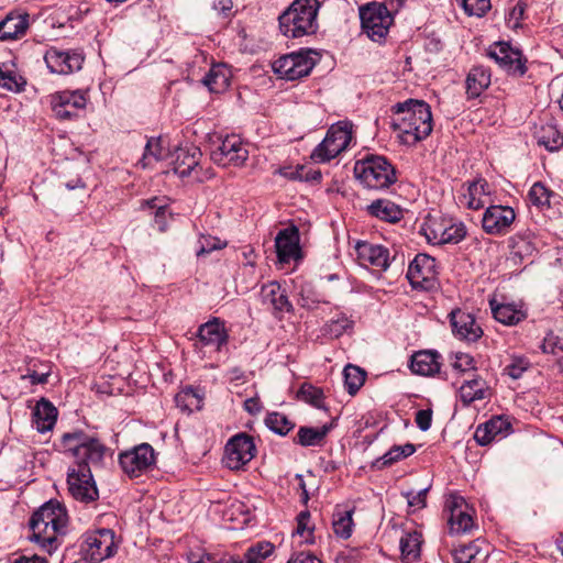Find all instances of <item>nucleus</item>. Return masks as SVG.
Here are the masks:
<instances>
[{
  "label": "nucleus",
  "instance_id": "obj_1",
  "mask_svg": "<svg viewBox=\"0 0 563 563\" xmlns=\"http://www.w3.org/2000/svg\"><path fill=\"white\" fill-rule=\"evenodd\" d=\"M58 448L64 454L75 460L67 472L69 494L74 499L85 504L97 500L99 493L91 467L102 465L107 446L96 433L74 429L60 435Z\"/></svg>",
  "mask_w": 563,
  "mask_h": 563
},
{
  "label": "nucleus",
  "instance_id": "obj_2",
  "mask_svg": "<svg viewBox=\"0 0 563 563\" xmlns=\"http://www.w3.org/2000/svg\"><path fill=\"white\" fill-rule=\"evenodd\" d=\"M68 514L66 507L56 499H51L42 505L30 519L32 536L30 540L36 543L43 551L52 554L66 534Z\"/></svg>",
  "mask_w": 563,
  "mask_h": 563
},
{
  "label": "nucleus",
  "instance_id": "obj_3",
  "mask_svg": "<svg viewBox=\"0 0 563 563\" xmlns=\"http://www.w3.org/2000/svg\"><path fill=\"white\" fill-rule=\"evenodd\" d=\"M393 126L399 132L404 144L415 145L424 140L432 132V113L430 106L417 99H408L394 107Z\"/></svg>",
  "mask_w": 563,
  "mask_h": 563
},
{
  "label": "nucleus",
  "instance_id": "obj_4",
  "mask_svg": "<svg viewBox=\"0 0 563 563\" xmlns=\"http://www.w3.org/2000/svg\"><path fill=\"white\" fill-rule=\"evenodd\" d=\"M317 0H295L279 18V29L286 37L297 38L314 34L318 30Z\"/></svg>",
  "mask_w": 563,
  "mask_h": 563
},
{
  "label": "nucleus",
  "instance_id": "obj_5",
  "mask_svg": "<svg viewBox=\"0 0 563 563\" xmlns=\"http://www.w3.org/2000/svg\"><path fill=\"white\" fill-rule=\"evenodd\" d=\"M354 176L363 187L374 190L389 188L397 180L391 163L384 156L373 154L356 161Z\"/></svg>",
  "mask_w": 563,
  "mask_h": 563
},
{
  "label": "nucleus",
  "instance_id": "obj_6",
  "mask_svg": "<svg viewBox=\"0 0 563 563\" xmlns=\"http://www.w3.org/2000/svg\"><path fill=\"white\" fill-rule=\"evenodd\" d=\"M353 137L351 121L332 124L323 141L313 150L311 158L317 163H327L345 151Z\"/></svg>",
  "mask_w": 563,
  "mask_h": 563
},
{
  "label": "nucleus",
  "instance_id": "obj_7",
  "mask_svg": "<svg viewBox=\"0 0 563 563\" xmlns=\"http://www.w3.org/2000/svg\"><path fill=\"white\" fill-rule=\"evenodd\" d=\"M360 20L362 31L368 38L377 43L386 38L394 23L391 14L378 2H369L360 7Z\"/></svg>",
  "mask_w": 563,
  "mask_h": 563
},
{
  "label": "nucleus",
  "instance_id": "obj_8",
  "mask_svg": "<svg viewBox=\"0 0 563 563\" xmlns=\"http://www.w3.org/2000/svg\"><path fill=\"white\" fill-rule=\"evenodd\" d=\"M421 230L428 242L434 245L456 244L466 235V230L462 222H456L445 217H429Z\"/></svg>",
  "mask_w": 563,
  "mask_h": 563
},
{
  "label": "nucleus",
  "instance_id": "obj_9",
  "mask_svg": "<svg viewBox=\"0 0 563 563\" xmlns=\"http://www.w3.org/2000/svg\"><path fill=\"white\" fill-rule=\"evenodd\" d=\"M117 550L114 532L110 529H99L84 537L80 552L85 561L100 563L112 556Z\"/></svg>",
  "mask_w": 563,
  "mask_h": 563
},
{
  "label": "nucleus",
  "instance_id": "obj_10",
  "mask_svg": "<svg viewBox=\"0 0 563 563\" xmlns=\"http://www.w3.org/2000/svg\"><path fill=\"white\" fill-rule=\"evenodd\" d=\"M88 103V90H63L51 96V106L55 117L62 121H71L80 117Z\"/></svg>",
  "mask_w": 563,
  "mask_h": 563
},
{
  "label": "nucleus",
  "instance_id": "obj_11",
  "mask_svg": "<svg viewBox=\"0 0 563 563\" xmlns=\"http://www.w3.org/2000/svg\"><path fill=\"white\" fill-rule=\"evenodd\" d=\"M487 56L514 77H522L527 71V59L522 52L507 42H496L490 45Z\"/></svg>",
  "mask_w": 563,
  "mask_h": 563
},
{
  "label": "nucleus",
  "instance_id": "obj_12",
  "mask_svg": "<svg viewBox=\"0 0 563 563\" xmlns=\"http://www.w3.org/2000/svg\"><path fill=\"white\" fill-rule=\"evenodd\" d=\"M273 551L274 545L271 542L261 541L250 547L244 553L243 559L234 556L218 559L216 555L206 552H190L187 558L188 563H264Z\"/></svg>",
  "mask_w": 563,
  "mask_h": 563
},
{
  "label": "nucleus",
  "instance_id": "obj_13",
  "mask_svg": "<svg viewBox=\"0 0 563 563\" xmlns=\"http://www.w3.org/2000/svg\"><path fill=\"white\" fill-rule=\"evenodd\" d=\"M119 463L130 477H139L155 464V452L148 443H141L120 453Z\"/></svg>",
  "mask_w": 563,
  "mask_h": 563
},
{
  "label": "nucleus",
  "instance_id": "obj_14",
  "mask_svg": "<svg viewBox=\"0 0 563 563\" xmlns=\"http://www.w3.org/2000/svg\"><path fill=\"white\" fill-rule=\"evenodd\" d=\"M314 66L313 59L306 52L284 55L273 64L274 71L284 79L296 80L308 76Z\"/></svg>",
  "mask_w": 563,
  "mask_h": 563
},
{
  "label": "nucleus",
  "instance_id": "obj_15",
  "mask_svg": "<svg viewBox=\"0 0 563 563\" xmlns=\"http://www.w3.org/2000/svg\"><path fill=\"white\" fill-rule=\"evenodd\" d=\"M253 438L246 433L232 437L224 450V463L230 470H240L255 456Z\"/></svg>",
  "mask_w": 563,
  "mask_h": 563
},
{
  "label": "nucleus",
  "instance_id": "obj_16",
  "mask_svg": "<svg viewBox=\"0 0 563 563\" xmlns=\"http://www.w3.org/2000/svg\"><path fill=\"white\" fill-rule=\"evenodd\" d=\"M249 158V151L238 135H228L221 144L212 151L211 159L219 166H242Z\"/></svg>",
  "mask_w": 563,
  "mask_h": 563
},
{
  "label": "nucleus",
  "instance_id": "obj_17",
  "mask_svg": "<svg viewBox=\"0 0 563 563\" xmlns=\"http://www.w3.org/2000/svg\"><path fill=\"white\" fill-rule=\"evenodd\" d=\"M44 60L46 66L53 74L68 75L81 69L85 56L78 49H59L49 47L45 55Z\"/></svg>",
  "mask_w": 563,
  "mask_h": 563
},
{
  "label": "nucleus",
  "instance_id": "obj_18",
  "mask_svg": "<svg viewBox=\"0 0 563 563\" xmlns=\"http://www.w3.org/2000/svg\"><path fill=\"white\" fill-rule=\"evenodd\" d=\"M355 250L361 265L371 267L375 272L387 271L396 260V254L391 255L390 250L380 244L357 242Z\"/></svg>",
  "mask_w": 563,
  "mask_h": 563
},
{
  "label": "nucleus",
  "instance_id": "obj_19",
  "mask_svg": "<svg viewBox=\"0 0 563 563\" xmlns=\"http://www.w3.org/2000/svg\"><path fill=\"white\" fill-rule=\"evenodd\" d=\"M435 260L428 254L419 253L410 262L407 278L413 288L429 289L435 280Z\"/></svg>",
  "mask_w": 563,
  "mask_h": 563
},
{
  "label": "nucleus",
  "instance_id": "obj_20",
  "mask_svg": "<svg viewBox=\"0 0 563 563\" xmlns=\"http://www.w3.org/2000/svg\"><path fill=\"white\" fill-rule=\"evenodd\" d=\"M515 219L516 212L511 207L494 205L485 210L482 227L487 234L504 235L508 232Z\"/></svg>",
  "mask_w": 563,
  "mask_h": 563
},
{
  "label": "nucleus",
  "instance_id": "obj_21",
  "mask_svg": "<svg viewBox=\"0 0 563 563\" xmlns=\"http://www.w3.org/2000/svg\"><path fill=\"white\" fill-rule=\"evenodd\" d=\"M202 153L199 147L195 145H186L176 148L173 153V172L180 178H185L195 174L197 180H201L199 170H200V159Z\"/></svg>",
  "mask_w": 563,
  "mask_h": 563
},
{
  "label": "nucleus",
  "instance_id": "obj_22",
  "mask_svg": "<svg viewBox=\"0 0 563 563\" xmlns=\"http://www.w3.org/2000/svg\"><path fill=\"white\" fill-rule=\"evenodd\" d=\"M261 299L262 303L266 306L277 319H282L286 312L294 310L286 290L282 288L277 282H269L262 286Z\"/></svg>",
  "mask_w": 563,
  "mask_h": 563
},
{
  "label": "nucleus",
  "instance_id": "obj_23",
  "mask_svg": "<svg viewBox=\"0 0 563 563\" xmlns=\"http://www.w3.org/2000/svg\"><path fill=\"white\" fill-rule=\"evenodd\" d=\"M450 323L453 334L466 342H475L483 335V330L476 322L474 316L461 309L452 310Z\"/></svg>",
  "mask_w": 563,
  "mask_h": 563
},
{
  "label": "nucleus",
  "instance_id": "obj_24",
  "mask_svg": "<svg viewBox=\"0 0 563 563\" xmlns=\"http://www.w3.org/2000/svg\"><path fill=\"white\" fill-rule=\"evenodd\" d=\"M450 511L449 526L452 533H466L474 527V519L463 497L452 496L446 501Z\"/></svg>",
  "mask_w": 563,
  "mask_h": 563
},
{
  "label": "nucleus",
  "instance_id": "obj_25",
  "mask_svg": "<svg viewBox=\"0 0 563 563\" xmlns=\"http://www.w3.org/2000/svg\"><path fill=\"white\" fill-rule=\"evenodd\" d=\"M198 342L201 346L210 347L216 352H221L228 344L229 334L224 323L219 318L201 324L198 329Z\"/></svg>",
  "mask_w": 563,
  "mask_h": 563
},
{
  "label": "nucleus",
  "instance_id": "obj_26",
  "mask_svg": "<svg viewBox=\"0 0 563 563\" xmlns=\"http://www.w3.org/2000/svg\"><path fill=\"white\" fill-rule=\"evenodd\" d=\"M275 246L278 261L282 264L299 260L301 255L298 229L292 227L282 230L275 239Z\"/></svg>",
  "mask_w": 563,
  "mask_h": 563
},
{
  "label": "nucleus",
  "instance_id": "obj_27",
  "mask_svg": "<svg viewBox=\"0 0 563 563\" xmlns=\"http://www.w3.org/2000/svg\"><path fill=\"white\" fill-rule=\"evenodd\" d=\"M489 195V186L486 180L477 179L472 181L459 195L457 202L467 209L478 210L486 203V197Z\"/></svg>",
  "mask_w": 563,
  "mask_h": 563
},
{
  "label": "nucleus",
  "instance_id": "obj_28",
  "mask_svg": "<svg viewBox=\"0 0 563 563\" xmlns=\"http://www.w3.org/2000/svg\"><path fill=\"white\" fill-rule=\"evenodd\" d=\"M489 306L495 320L505 325H515L527 317L522 308L515 303H499L492 299Z\"/></svg>",
  "mask_w": 563,
  "mask_h": 563
},
{
  "label": "nucleus",
  "instance_id": "obj_29",
  "mask_svg": "<svg viewBox=\"0 0 563 563\" xmlns=\"http://www.w3.org/2000/svg\"><path fill=\"white\" fill-rule=\"evenodd\" d=\"M366 211L369 216L389 223H396L404 217L402 209L388 199L374 200L366 207Z\"/></svg>",
  "mask_w": 563,
  "mask_h": 563
},
{
  "label": "nucleus",
  "instance_id": "obj_30",
  "mask_svg": "<svg viewBox=\"0 0 563 563\" xmlns=\"http://www.w3.org/2000/svg\"><path fill=\"white\" fill-rule=\"evenodd\" d=\"M57 419V409L45 398H42L33 410V423L41 433L49 431Z\"/></svg>",
  "mask_w": 563,
  "mask_h": 563
},
{
  "label": "nucleus",
  "instance_id": "obj_31",
  "mask_svg": "<svg viewBox=\"0 0 563 563\" xmlns=\"http://www.w3.org/2000/svg\"><path fill=\"white\" fill-rule=\"evenodd\" d=\"M440 355L432 351H419L411 357L410 368L415 374L431 376L440 371Z\"/></svg>",
  "mask_w": 563,
  "mask_h": 563
},
{
  "label": "nucleus",
  "instance_id": "obj_32",
  "mask_svg": "<svg viewBox=\"0 0 563 563\" xmlns=\"http://www.w3.org/2000/svg\"><path fill=\"white\" fill-rule=\"evenodd\" d=\"M466 93L468 98L479 97L490 85V71L484 66H474L467 74Z\"/></svg>",
  "mask_w": 563,
  "mask_h": 563
},
{
  "label": "nucleus",
  "instance_id": "obj_33",
  "mask_svg": "<svg viewBox=\"0 0 563 563\" xmlns=\"http://www.w3.org/2000/svg\"><path fill=\"white\" fill-rule=\"evenodd\" d=\"M29 26L27 14L9 13L0 22V41L15 40L22 36Z\"/></svg>",
  "mask_w": 563,
  "mask_h": 563
},
{
  "label": "nucleus",
  "instance_id": "obj_34",
  "mask_svg": "<svg viewBox=\"0 0 563 563\" xmlns=\"http://www.w3.org/2000/svg\"><path fill=\"white\" fill-rule=\"evenodd\" d=\"M231 71L222 64L213 65L202 79L210 92L220 93L230 85Z\"/></svg>",
  "mask_w": 563,
  "mask_h": 563
},
{
  "label": "nucleus",
  "instance_id": "obj_35",
  "mask_svg": "<svg viewBox=\"0 0 563 563\" xmlns=\"http://www.w3.org/2000/svg\"><path fill=\"white\" fill-rule=\"evenodd\" d=\"M143 209H148L154 214V225L158 231H166L169 219L172 218V213L168 210L167 199L165 197L158 198L154 197L152 199L145 200L142 205Z\"/></svg>",
  "mask_w": 563,
  "mask_h": 563
},
{
  "label": "nucleus",
  "instance_id": "obj_36",
  "mask_svg": "<svg viewBox=\"0 0 563 563\" xmlns=\"http://www.w3.org/2000/svg\"><path fill=\"white\" fill-rule=\"evenodd\" d=\"M422 536L418 531L406 532L400 538L401 558L405 563H412L420 558Z\"/></svg>",
  "mask_w": 563,
  "mask_h": 563
},
{
  "label": "nucleus",
  "instance_id": "obj_37",
  "mask_svg": "<svg viewBox=\"0 0 563 563\" xmlns=\"http://www.w3.org/2000/svg\"><path fill=\"white\" fill-rule=\"evenodd\" d=\"M331 426L323 424L321 427H300L295 442L301 446L320 445L329 433Z\"/></svg>",
  "mask_w": 563,
  "mask_h": 563
},
{
  "label": "nucleus",
  "instance_id": "obj_38",
  "mask_svg": "<svg viewBox=\"0 0 563 563\" xmlns=\"http://www.w3.org/2000/svg\"><path fill=\"white\" fill-rule=\"evenodd\" d=\"M486 394V382L481 377H474L465 380L460 387V397L464 405H470L475 400H482Z\"/></svg>",
  "mask_w": 563,
  "mask_h": 563
},
{
  "label": "nucleus",
  "instance_id": "obj_39",
  "mask_svg": "<svg viewBox=\"0 0 563 563\" xmlns=\"http://www.w3.org/2000/svg\"><path fill=\"white\" fill-rule=\"evenodd\" d=\"M175 402L183 411L192 412L202 408L203 398L199 389L186 387L175 396Z\"/></svg>",
  "mask_w": 563,
  "mask_h": 563
},
{
  "label": "nucleus",
  "instance_id": "obj_40",
  "mask_svg": "<svg viewBox=\"0 0 563 563\" xmlns=\"http://www.w3.org/2000/svg\"><path fill=\"white\" fill-rule=\"evenodd\" d=\"M353 510L352 509H338L333 514L332 527L336 537L349 539L353 532Z\"/></svg>",
  "mask_w": 563,
  "mask_h": 563
},
{
  "label": "nucleus",
  "instance_id": "obj_41",
  "mask_svg": "<svg viewBox=\"0 0 563 563\" xmlns=\"http://www.w3.org/2000/svg\"><path fill=\"white\" fill-rule=\"evenodd\" d=\"M343 376L347 393L354 396L364 385L366 372L356 365L349 364L344 367Z\"/></svg>",
  "mask_w": 563,
  "mask_h": 563
},
{
  "label": "nucleus",
  "instance_id": "obj_42",
  "mask_svg": "<svg viewBox=\"0 0 563 563\" xmlns=\"http://www.w3.org/2000/svg\"><path fill=\"white\" fill-rule=\"evenodd\" d=\"M503 423V420L497 418L490 419L484 424H479L475 430L474 439L481 445L490 443L497 435L500 434Z\"/></svg>",
  "mask_w": 563,
  "mask_h": 563
},
{
  "label": "nucleus",
  "instance_id": "obj_43",
  "mask_svg": "<svg viewBox=\"0 0 563 563\" xmlns=\"http://www.w3.org/2000/svg\"><path fill=\"white\" fill-rule=\"evenodd\" d=\"M164 157L165 153L162 145V140L159 137H151L145 145L143 156L139 164H141L143 168H146L152 164V162L161 161Z\"/></svg>",
  "mask_w": 563,
  "mask_h": 563
},
{
  "label": "nucleus",
  "instance_id": "obj_44",
  "mask_svg": "<svg viewBox=\"0 0 563 563\" xmlns=\"http://www.w3.org/2000/svg\"><path fill=\"white\" fill-rule=\"evenodd\" d=\"M479 555L482 553L477 541L461 545L452 552L454 563H477Z\"/></svg>",
  "mask_w": 563,
  "mask_h": 563
},
{
  "label": "nucleus",
  "instance_id": "obj_45",
  "mask_svg": "<svg viewBox=\"0 0 563 563\" xmlns=\"http://www.w3.org/2000/svg\"><path fill=\"white\" fill-rule=\"evenodd\" d=\"M265 424L269 430L279 435H286L295 428V423L279 412L268 413L265 418Z\"/></svg>",
  "mask_w": 563,
  "mask_h": 563
},
{
  "label": "nucleus",
  "instance_id": "obj_46",
  "mask_svg": "<svg viewBox=\"0 0 563 563\" xmlns=\"http://www.w3.org/2000/svg\"><path fill=\"white\" fill-rule=\"evenodd\" d=\"M354 321L343 312L336 313L327 324L325 332L332 338H340L353 328Z\"/></svg>",
  "mask_w": 563,
  "mask_h": 563
},
{
  "label": "nucleus",
  "instance_id": "obj_47",
  "mask_svg": "<svg viewBox=\"0 0 563 563\" xmlns=\"http://www.w3.org/2000/svg\"><path fill=\"white\" fill-rule=\"evenodd\" d=\"M416 451V448L411 443H406L404 445H395L389 451H387L378 461L382 466L391 465L405 457L412 455Z\"/></svg>",
  "mask_w": 563,
  "mask_h": 563
},
{
  "label": "nucleus",
  "instance_id": "obj_48",
  "mask_svg": "<svg viewBox=\"0 0 563 563\" xmlns=\"http://www.w3.org/2000/svg\"><path fill=\"white\" fill-rule=\"evenodd\" d=\"M528 197L533 206L543 208L551 205V199L555 197V194L548 189L542 183H536L530 188Z\"/></svg>",
  "mask_w": 563,
  "mask_h": 563
},
{
  "label": "nucleus",
  "instance_id": "obj_49",
  "mask_svg": "<svg viewBox=\"0 0 563 563\" xmlns=\"http://www.w3.org/2000/svg\"><path fill=\"white\" fill-rule=\"evenodd\" d=\"M531 366L528 358L523 356H511L509 362L505 365L503 374L509 376L512 379H519L523 373L527 372Z\"/></svg>",
  "mask_w": 563,
  "mask_h": 563
},
{
  "label": "nucleus",
  "instance_id": "obj_50",
  "mask_svg": "<svg viewBox=\"0 0 563 563\" xmlns=\"http://www.w3.org/2000/svg\"><path fill=\"white\" fill-rule=\"evenodd\" d=\"M539 144L549 151H555L563 145V135L553 126L542 129Z\"/></svg>",
  "mask_w": 563,
  "mask_h": 563
},
{
  "label": "nucleus",
  "instance_id": "obj_51",
  "mask_svg": "<svg viewBox=\"0 0 563 563\" xmlns=\"http://www.w3.org/2000/svg\"><path fill=\"white\" fill-rule=\"evenodd\" d=\"M467 15L483 16L492 8L490 0H456Z\"/></svg>",
  "mask_w": 563,
  "mask_h": 563
},
{
  "label": "nucleus",
  "instance_id": "obj_52",
  "mask_svg": "<svg viewBox=\"0 0 563 563\" xmlns=\"http://www.w3.org/2000/svg\"><path fill=\"white\" fill-rule=\"evenodd\" d=\"M298 397L317 408L322 407L323 393L312 385L303 384L298 391Z\"/></svg>",
  "mask_w": 563,
  "mask_h": 563
},
{
  "label": "nucleus",
  "instance_id": "obj_53",
  "mask_svg": "<svg viewBox=\"0 0 563 563\" xmlns=\"http://www.w3.org/2000/svg\"><path fill=\"white\" fill-rule=\"evenodd\" d=\"M227 245L225 242L219 238L211 235H201L198 240V247L196 251L197 256H202L216 250H221Z\"/></svg>",
  "mask_w": 563,
  "mask_h": 563
},
{
  "label": "nucleus",
  "instance_id": "obj_54",
  "mask_svg": "<svg viewBox=\"0 0 563 563\" xmlns=\"http://www.w3.org/2000/svg\"><path fill=\"white\" fill-rule=\"evenodd\" d=\"M452 367L460 373H467L476 368L473 356L467 353L456 352L453 355Z\"/></svg>",
  "mask_w": 563,
  "mask_h": 563
},
{
  "label": "nucleus",
  "instance_id": "obj_55",
  "mask_svg": "<svg viewBox=\"0 0 563 563\" xmlns=\"http://www.w3.org/2000/svg\"><path fill=\"white\" fill-rule=\"evenodd\" d=\"M428 490H429V488H423L417 493L406 492V493H402V495L407 499L409 507H413L416 509H422L427 505Z\"/></svg>",
  "mask_w": 563,
  "mask_h": 563
},
{
  "label": "nucleus",
  "instance_id": "obj_56",
  "mask_svg": "<svg viewBox=\"0 0 563 563\" xmlns=\"http://www.w3.org/2000/svg\"><path fill=\"white\" fill-rule=\"evenodd\" d=\"M0 87L11 90V91H20L21 84L19 82L16 76L11 71H4L0 67Z\"/></svg>",
  "mask_w": 563,
  "mask_h": 563
},
{
  "label": "nucleus",
  "instance_id": "obj_57",
  "mask_svg": "<svg viewBox=\"0 0 563 563\" xmlns=\"http://www.w3.org/2000/svg\"><path fill=\"white\" fill-rule=\"evenodd\" d=\"M309 519H310V514L308 511H301L297 516V528L295 531L298 536L305 537L306 540H308V537L311 533V530L308 527Z\"/></svg>",
  "mask_w": 563,
  "mask_h": 563
},
{
  "label": "nucleus",
  "instance_id": "obj_58",
  "mask_svg": "<svg viewBox=\"0 0 563 563\" xmlns=\"http://www.w3.org/2000/svg\"><path fill=\"white\" fill-rule=\"evenodd\" d=\"M212 9L222 18L229 19L232 16L233 1L232 0H213Z\"/></svg>",
  "mask_w": 563,
  "mask_h": 563
},
{
  "label": "nucleus",
  "instance_id": "obj_59",
  "mask_svg": "<svg viewBox=\"0 0 563 563\" xmlns=\"http://www.w3.org/2000/svg\"><path fill=\"white\" fill-rule=\"evenodd\" d=\"M415 421L420 430H429L432 422V411L429 409L418 410L416 412Z\"/></svg>",
  "mask_w": 563,
  "mask_h": 563
},
{
  "label": "nucleus",
  "instance_id": "obj_60",
  "mask_svg": "<svg viewBox=\"0 0 563 563\" xmlns=\"http://www.w3.org/2000/svg\"><path fill=\"white\" fill-rule=\"evenodd\" d=\"M544 353L556 354V350L563 351V342L561 343L554 334H549L544 338L541 345Z\"/></svg>",
  "mask_w": 563,
  "mask_h": 563
},
{
  "label": "nucleus",
  "instance_id": "obj_61",
  "mask_svg": "<svg viewBox=\"0 0 563 563\" xmlns=\"http://www.w3.org/2000/svg\"><path fill=\"white\" fill-rule=\"evenodd\" d=\"M298 302L302 308L313 309L317 303L321 302V300L311 291H307L306 294L305 289H301Z\"/></svg>",
  "mask_w": 563,
  "mask_h": 563
},
{
  "label": "nucleus",
  "instance_id": "obj_62",
  "mask_svg": "<svg viewBox=\"0 0 563 563\" xmlns=\"http://www.w3.org/2000/svg\"><path fill=\"white\" fill-rule=\"evenodd\" d=\"M243 408L250 415L256 416L262 411L263 406L260 398L257 396H254L245 399Z\"/></svg>",
  "mask_w": 563,
  "mask_h": 563
},
{
  "label": "nucleus",
  "instance_id": "obj_63",
  "mask_svg": "<svg viewBox=\"0 0 563 563\" xmlns=\"http://www.w3.org/2000/svg\"><path fill=\"white\" fill-rule=\"evenodd\" d=\"M288 563H322L318 558L310 553L300 552L290 558Z\"/></svg>",
  "mask_w": 563,
  "mask_h": 563
},
{
  "label": "nucleus",
  "instance_id": "obj_64",
  "mask_svg": "<svg viewBox=\"0 0 563 563\" xmlns=\"http://www.w3.org/2000/svg\"><path fill=\"white\" fill-rule=\"evenodd\" d=\"M13 563H47L46 559L37 554L20 555Z\"/></svg>",
  "mask_w": 563,
  "mask_h": 563
}]
</instances>
